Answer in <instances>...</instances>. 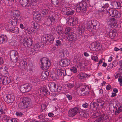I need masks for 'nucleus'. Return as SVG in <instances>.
Here are the masks:
<instances>
[{"mask_svg": "<svg viewBox=\"0 0 122 122\" xmlns=\"http://www.w3.org/2000/svg\"><path fill=\"white\" fill-rule=\"evenodd\" d=\"M88 23V30L93 35L95 34L97 32V29L99 28L100 25L99 22L94 20L90 21Z\"/></svg>", "mask_w": 122, "mask_h": 122, "instance_id": "f257e3e1", "label": "nucleus"}, {"mask_svg": "<svg viewBox=\"0 0 122 122\" xmlns=\"http://www.w3.org/2000/svg\"><path fill=\"white\" fill-rule=\"evenodd\" d=\"M78 94L81 96H84L88 94L90 92V89L88 86L81 85L76 89Z\"/></svg>", "mask_w": 122, "mask_h": 122, "instance_id": "f03ea898", "label": "nucleus"}, {"mask_svg": "<svg viewBox=\"0 0 122 122\" xmlns=\"http://www.w3.org/2000/svg\"><path fill=\"white\" fill-rule=\"evenodd\" d=\"M41 61V69L46 70L49 68L51 63L48 58L43 57L42 58Z\"/></svg>", "mask_w": 122, "mask_h": 122, "instance_id": "7ed1b4c3", "label": "nucleus"}, {"mask_svg": "<svg viewBox=\"0 0 122 122\" xmlns=\"http://www.w3.org/2000/svg\"><path fill=\"white\" fill-rule=\"evenodd\" d=\"M37 0H24L23 7H27L32 5V8L35 10L37 5Z\"/></svg>", "mask_w": 122, "mask_h": 122, "instance_id": "20e7f679", "label": "nucleus"}, {"mask_svg": "<svg viewBox=\"0 0 122 122\" xmlns=\"http://www.w3.org/2000/svg\"><path fill=\"white\" fill-rule=\"evenodd\" d=\"M56 15L55 14H51L44 21L45 24L47 26L51 25L56 21Z\"/></svg>", "mask_w": 122, "mask_h": 122, "instance_id": "39448f33", "label": "nucleus"}, {"mask_svg": "<svg viewBox=\"0 0 122 122\" xmlns=\"http://www.w3.org/2000/svg\"><path fill=\"white\" fill-rule=\"evenodd\" d=\"M54 36L51 35H44L42 36L41 39L46 43H50V44L53 43L54 41Z\"/></svg>", "mask_w": 122, "mask_h": 122, "instance_id": "423d86ee", "label": "nucleus"}, {"mask_svg": "<svg viewBox=\"0 0 122 122\" xmlns=\"http://www.w3.org/2000/svg\"><path fill=\"white\" fill-rule=\"evenodd\" d=\"M60 68H57L55 70V73L56 75V78L54 79L56 80L59 79V77H61L64 75V73L66 72V71Z\"/></svg>", "mask_w": 122, "mask_h": 122, "instance_id": "0eeeda50", "label": "nucleus"}, {"mask_svg": "<svg viewBox=\"0 0 122 122\" xmlns=\"http://www.w3.org/2000/svg\"><path fill=\"white\" fill-rule=\"evenodd\" d=\"M18 53L14 50L10 51V58L12 61L14 63H16L18 58Z\"/></svg>", "mask_w": 122, "mask_h": 122, "instance_id": "6e6552de", "label": "nucleus"}, {"mask_svg": "<svg viewBox=\"0 0 122 122\" xmlns=\"http://www.w3.org/2000/svg\"><path fill=\"white\" fill-rule=\"evenodd\" d=\"M11 81L10 77L5 76H0V84L6 85L10 82Z\"/></svg>", "mask_w": 122, "mask_h": 122, "instance_id": "1a4fd4ad", "label": "nucleus"}, {"mask_svg": "<svg viewBox=\"0 0 122 122\" xmlns=\"http://www.w3.org/2000/svg\"><path fill=\"white\" fill-rule=\"evenodd\" d=\"M101 47L100 44L96 42L92 43L90 46V49L94 51L100 50Z\"/></svg>", "mask_w": 122, "mask_h": 122, "instance_id": "9d476101", "label": "nucleus"}, {"mask_svg": "<svg viewBox=\"0 0 122 122\" xmlns=\"http://www.w3.org/2000/svg\"><path fill=\"white\" fill-rule=\"evenodd\" d=\"M86 7V3L84 2H81L78 4L75 8L76 11L79 12H81L82 10H83Z\"/></svg>", "mask_w": 122, "mask_h": 122, "instance_id": "9b49d317", "label": "nucleus"}, {"mask_svg": "<svg viewBox=\"0 0 122 122\" xmlns=\"http://www.w3.org/2000/svg\"><path fill=\"white\" fill-rule=\"evenodd\" d=\"M38 92L39 94L41 95L42 97L49 95L50 94V93L48 90L44 87L39 88L38 90Z\"/></svg>", "mask_w": 122, "mask_h": 122, "instance_id": "f8f14e48", "label": "nucleus"}, {"mask_svg": "<svg viewBox=\"0 0 122 122\" xmlns=\"http://www.w3.org/2000/svg\"><path fill=\"white\" fill-rule=\"evenodd\" d=\"M79 108L76 107L72 108L69 110L68 114L70 117H73L76 115L79 111Z\"/></svg>", "mask_w": 122, "mask_h": 122, "instance_id": "ddd939ff", "label": "nucleus"}, {"mask_svg": "<svg viewBox=\"0 0 122 122\" xmlns=\"http://www.w3.org/2000/svg\"><path fill=\"white\" fill-rule=\"evenodd\" d=\"M68 24L71 26H74L76 25L78 22V19L76 17H72L68 20Z\"/></svg>", "mask_w": 122, "mask_h": 122, "instance_id": "4468645a", "label": "nucleus"}, {"mask_svg": "<svg viewBox=\"0 0 122 122\" xmlns=\"http://www.w3.org/2000/svg\"><path fill=\"white\" fill-rule=\"evenodd\" d=\"M77 38V36L75 33L71 32L69 34L67 39L69 42H72L75 41Z\"/></svg>", "mask_w": 122, "mask_h": 122, "instance_id": "2eb2a0df", "label": "nucleus"}, {"mask_svg": "<svg viewBox=\"0 0 122 122\" xmlns=\"http://www.w3.org/2000/svg\"><path fill=\"white\" fill-rule=\"evenodd\" d=\"M32 41L31 39L29 37L25 38L23 39V45L25 47H28L31 46Z\"/></svg>", "mask_w": 122, "mask_h": 122, "instance_id": "dca6fc26", "label": "nucleus"}, {"mask_svg": "<svg viewBox=\"0 0 122 122\" xmlns=\"http://www.w3.org/2000/svg\"><path fill=\"white\" fill-rule=\"evenodd\" d=\"M70 63V61L69 59H65L61 60L59 62L60 65L61 66L65 67L69 65Z\"/></svg>", "mask_w": 122, "mask_h": 122, "instance_id": "f3484780", "label": "nucleus"}, {"mask_svg": "<svg viewBox=\"0 0 122 122\" xmlns=\"http://www.w3.org/2000/svg\"><path fill=\"white\" fill-rule=\"evenodd\" d=\"M23 100H24L25 102L23 101V108H26L28 107H30L31 105L30 102V99L27 97H25L23 98Z\"/></svg>", "mask_w": 122, "mask_h": 122, "instance_id": "a211bd4d", "label": "nucleus"}, {"mask_svg": "<svg viewBox=\"0 0 122 122\" xmlns=\"http://www.w3.org/2000/svg\"><path fill=\"white\" fill-rule=\"evenodd\" d=\"M109 15L112 17H115L116 18L118 17V11L116 10H114L112 8L110 9L108 11Z\"/></svg>", "mask_w": 122, "mask_h": 122, "instance_id": "6ab92c4d", "label": "nucleus"}, {"mask_svg": "<svg viewBox=\"0 0 122 122\" xmlns=\"http://www.w3.org/2000/svg\"><path fill=\"white\" fill-rule=\"evenodd\" d=\"M13 97L14 96L13 95L8 94L5 98V102L10 105L14 101V99L13 98Z\"/></svg>", "mask_w": 122, "mask_h": 122, "instance_id": "aec40b11", "label": "nucleus"}, {"mask_svg": "<svg viewBox=\"0 0 122 122\" xmlns=\"http://www.w3.org/2000/svg\"><path fill=\"white\" fill-rule=\"evenodd\" d=\"M8 38L5 35H2L0 36V44H4L7 42Z\"/></svg>", "mask_w": 122, "mask_h": 122, "instance_id": "412c9836", "label": "nucleus"}, {"mask_svg": "<svg viewBox=\"0 0 122 122\" xmlns=\"http://www.w3.org/2000/svg\"><path fill=\"white\" fill-rule=\"evenodd\" d=\"M23 93H25V92H28L30 90L31 85L30 84L26 83L23 85Z\"/></svg>", "mask_w": 122, "mask_h": 122, "instance_id": "4be33fe9", "label": "nucleus"}, {"mask_svg": "<svg viewBox=\"0 0 122 122\" xmlns=\"http://www.w3.org/2000/svg\"><path fill=\"white\" fill-rule=\"evenodd\" d=\"M118 34L116 30H112L109 33V36L110 38L111 39L116 38Z\"/></svg>", "mask_w": 122, "mask_h": 122, "instance_id": "5701e85b", "label": "nucleus"}, {"mask_svg": "<svg viewBox=\"0 0 122 122\" xmlns=\"http://www.w3.org/2000/svg\"><path fill=\"white\" fill-rule=\"evenodd\" d=\"M41 16L39 13L35 12L34 13L33 18L35 21L39 22L41 20Z\"/></svg>", "mask_w": 122, "mask_h": 122, "instance_id": "b1692460", "label": "nucleus"}, {"mask_svg": "<svg viewBox=\"0 0 122 122\" xmlns=\"http://www.w3.org/2000/svg\"><path fill=\"white\" fill-rule=\"evenodd\" d=\"M49 75V73L48 71H46L42 72L41 74L40 78L41 81H44L47 78V76Z\"/></svg>", "mask_w": 122, "mask_h": 122, "instance_id": "393cba45", "label": "nucleus"}, {"mask_svg": "<svg viewBox=\"0 0 122 122\" xmlns=\"http://www.w3.org/2000/svg\"><path fill=\"white\" fill-rule=\"evenodd\" d=\"M10 24L13 25L15 26L17 25L16 18L15 17L13 16L9 20L8 25Z\"/></svg>", "mask_w": 122, "mask_h": 122, "instance_id": "a878e982", "label": "nucleus"}, {"mask_svg": "<svg viewBox=\"0 0 122 122\" xmlns=\"http://www.w3.org/2000/svg\"><path fill=\"white\" fill-rule=\"evenodd\" d=\"M8 68L5 66H3L0 68V72L3 75L8 74Z\"/></svg>", "mask_w": 122, "mask_h": 122, "instance_id": "bb28decb", "label": "nucleus"}, {"mask_svg": "<svg viewBox=\"0 0 122 122\" xmlns=\"http://www.w3.org/2000/svg\"><path fill=\"white\" fill-rule=\"evenodd\" d=\"M85 26L82 25H80L79 26L78 33L80 35L83 34L85 31Z\"/></svg>", "mask_w": 122, "mask_h": 122, "instance_id": "cd10ccee", "label": "nucleus"}, {"mask_svg": "<svg viewBox=\"0 0 122 122\" xmlns=\"http://www.w3.org/2000/svg\"><path fill=\"white\" fill-rule=\"evenodd\" d=\"M98 106L99 104L95 102H92L90 104L91 108L93 111L97 110Z\"/></svg>", "mask_w": 122, "mask_h": 122, "instance_id": "c85d7f7f", "label": "nucleus"}, {"mask_svg": "<svg viewBox=\"0 0 122 122\" xmlns=\"http://www.w3.org/2000/svg\"><path fill=\"white\" fill-rule=\"evenodd\" d=\"M32 28L33 32L36 33V32L39 28V26L38 25L37 23H32L30 26Z\"/></svg>", "mask_w": 122, "mask_h": 122, "instance_id": "c756f323", "label": "nucleus"}, {"mask_svg": "<svg viewBox=\"0 0 122 122\" xmlns=\"http://www.w3.org/2000/svg\"><path fill=\"white\" fill-rule=\"evenodd\" d=\"M48 86L51 91L52 92L55 91V87L56 84L53 82H51L49 83Z\"/></svg>", "mask_w": 122, "mask_h": 122, "instance_id": "7c9ffc66", "label": "nucleus"}, {"mask_svg": "<svg viewBox=\"0 0 122 122\" xmlns=\"http://www.w3.org/2000/svg\"><path fill=\"white\" fill-rule=\"evenodd\" d=\"M116 107V106L115 107H114V109L115 110V111L114 114L115 115H117L119 114L121 112H122V106L121 105L120 107L117 108V107Z\"/></svg>", "mask_w": 122, "mask_h": 122, "instance_id": "2f4dec72", "label": "nucleus"}, {"mask_svg": "<svg viewBox=\"0 0 122 122\" xmlns=\"http://www.w3.org/2000/svg\"><path fill=\"white\" fill-rule=\"evenodd\" d=\"M27 51L29 54L33 55L35 54L36 50L33 48H28Z\"/></svg>", "mask_w": 122, "mask_h": 122, "instance_id": "473e14b6", "label": "nucleus"}, {"mask_svg": "<svg viewBox=\"0 0 122 122\" xmlns=\"http://www.w3.org/2000/svg\"><path fill=\"white\" fill-rule=\"evenodd\" d=\"M78 78L80 79L86 78L87 76V75L85 73L81 72L78 75Z\"/></svg>", "mask_w": 122, "mask_h": 122, "instance_id": "72a5a7b5", "label": "nucleus"}, {"mask_svg": "<svg viewBox=\"0 0 122 122\" xmlns=\"http://www.w3.org/2000/svg\"><path fill=\"white\" fill-rule=\"evenodd\" d=\"M61 57L66 58L69 55V53L67 50H63L61 52Z\"/></svg>", "mask_w": 122, "mask_h": 122, "instance_id": "f704fd0d", "label": "nucleus"}, {"mask_svg": "<svg viewBox=\"0 0 122 122\" xmlns=\"http://www.w3.org/2000/svg\"><path fill=\"white\" fill-rule=\"evenodd\" d=\"M98 104H99V106H100L102 108V106L104 105V102L101 98L97 99L96 100Z\"/></svg>", "mask_w": 122, "mask_h": 122, "instance_id": "c9c22d12", "label": "nucleus"}, {"mask_svg": "<svg viewBox=\"0 0 122 122\" xmlns=\"http://www.w3.org/2000/svg\"><path fill=\"white\" fill-rule=\"evenodd\" d=\"M20 11L17 10H14L12 11V13L13 14L14 17H19L20 16Z\"/></svg>", "mask_w": 122, "mask_h": 122, "instance_id": "e433bc0d", "label": "nucleus"}, {"mask_svg": "<svg viewBox=\"0 0 122 122\" xmlns=\"http://www.w3.org/2000/svg\"><path fill=\"white\" fill-rule=\"evenodd\" d=\"M9 30L11 32L15 34L17 33L19 31V29L16 27L10 29Z\"/></svg>", "mask_w": 122, "mask_h": 122, "instance_id": "4c0bfd02", "label": "nucleus"}, {"mask_svg": "<svg viewBox=\"0 0 122 122\" xmlns=\"http://www.w3.org/2000/svg\"><path fill=\"white\" fill-rule=\"evenodd\" d=\"M24 32L26 34H32L33 31L30 29V27H28L27 29H24Z\"/></svg>", "mask_w": 122, "mask_h": 122, "instance_id": "58836bf2", "label": "nucleus"}, {"mask_svg": "<svg viewBox=\"0 0 122 122\" xmlns=\"http://www.w3.org/2000/svg\"><path fill=\"white\" fill-rule=\"evenodd\" d=\"M74 11L71 10V9H69V11H67L66 12V15H67L68 16H70L71 15H73L74 13Z\"/></svg>", "mask_w": 122, "mask_h": 122, "instance_id": "ea45409f", "label": "nucleus"}, {"mask_svg": "<svg viewBox=\"0 0 122 122\" xmlns=\"http://www.w3.org/2000/svg\"><path fill=\"white\" fill-rule=\"evenodd\" d=\"M74 86V84L73 83H69L66 84V86L68 90L71 89Z\"/></svg>", "mask_w": 122, "mask_h": 122, "instance_id": "a19ab883", "label": "nucleus"}, {"mask_svg": "<svg viewBox=\"0 0 122 122\" xmlns=\"http://www.w3.org/2000/svg\"><path fill=\"white\" fill-rule=\"evenodd\" d=\"M101 116L103 118V121L104 120L106 121H109V117L108 115H104Z\"/></svg>", "mask_w": 122, "mask_h": 122, "instance_id": "79ce46f5", "label": "nucleus"}, {"mask_svg": "<svg viewBox=\"0 0 122 122\" xmlns=\"http://www.w3.org/2000/svg\"><path fill=\"white\" fill-rule=\"evenodd\" d=\"M100 114V112H97L93 114L92 117L93 118H96L99 116Z\"/></svg>", "mask_w": 122, "mask_h": 122, "instance_id": "37998d69", "label": "nucleus"}, {"mask_svg": "<svg viewBox=\"0 0 122 122\" xmlns=\"http://www.w3.org/2000/svg\"><path fill=\"white\" fill-rule=\"evenodd\" d=\"M70 70L71 71L75 73H76L77 71V68L75 67H71Z\"/></svg>", "mask_w": 122, "mask_h": 122, "instance_id": "c03bdc74", "label": "nucleus"}, {"mask_svg": "<svg viewBox=\"0 0 122 122\" xmlns=\"http://www.w3.org/2000/svg\"><path fill=\"white\" fill-rule=\"evenodd\" d=\"M79 114L81 116L84 117H87L86 113L84 111H81L79 112Z\"/></svg>", "mask_w": 122, "mask_h": 122, "instance_id": "a18cd8bd", "label": "nucleus"}, {"mask_svg": "<svg viewBox=\"0 0 122 122\" xmlns=\"http://www.w3.org/2000/svg\"><path fill=\"white\" fill-rule=\"evenodd\" d=\"M48 12V10L47 9H42L41 13L44 15H47Z\"/></svg>", "mask_w": 122, "mask_h": 122, "instance_id": "49530a36", "label": "nucleus"}, {"mask_svg": "<svg viewBox=\"0 0 122 122\" xmlns=\"http://www.w3.org/2000/svg\"><path fill=\"white\" fill-rule=\"evenodd\" d=\"M34 67L33 64L30 63L29 65V70L30 71H32L34 70Z\"/></svg>", "mask_w": 122, "mask_h": 122, "instance_id": "de8ad7c7", "label": "nucleus"}, {"mask_svg": "<svg viewBox=\"0 0 122 122\" xmlns=\"http://www.w3.org/2000/svg\"><path fill=\"white\" fill-rule=\"evenodd\" d=\"M56 29L57 31L58 32L62 31L63 30L62 27L61 26L59 25L57 26Z\"/></svg>", "mask_w": 122, "mask_h": 122, "instance_id": "09e8293b", "label": "nucleus"}, {"mask_svg": "<svg viewBox=\"0 0 122 122\" xmlns=\"http://www.w3.org/2000/svg\"><path fill=\"white\" fill-rule=\"evenodd\" d=\"M103 118L102 116L98 118L95 120L94 122H103Z\"/></svg>", "mask_w": 122, "mask_h": 122, "instance_id": "8fccbe9b", "label": "nucleus"}, {"mask_svg": "<svg viewBox=\"0 0 122 122\" xmlns=\"http://www.w3.org/2000/svg\"><path fill=\"white\" fill-rule=\"evenodd\" d=\"M71 30V28L70 27H68L66 28L65 30V33L66 34H69Z\"/></svg>", "mask_w": 122, "mask_h": 122, "instance_id": "3c124183", "label": "nucleus"}, {"mask_svg": "<svg viewBox=\"0 0 122 122\" xmlns=\"http://www.w3.org/2000/svg\"><path fill=\"white\" fill-rule=\"evenodd\" d=\"M91 59L95 62H97L98 61V58L97 56H91Z\"/></svg>", "mask_w": 122, "mask_h": 122, "instance_id": "603ef678", "label": "nucleus"}, {"mask_svg": "<svg viewBox=\"0 0 122 122\" xmlns=\"http://www.w3.org/2000/svg\"><path fill=\"white\" fill-rule=\"evenodd\" d=\"M46 106L45 104H42L41 105V111L43 112L46 108Z\"/></svg>", "mask_w": 122, "mask_h": 122, "instance_id": "864d4df0", "label": "nucleus"}, {"mask_svg": "<svg viewBox=\"0 0 122 122\" xmlns=\"http://www.w3.org/2000/svg\"><path fill=\"white\" fill-rule=\"evenodd\" d=\"M109 7V5L108 4V3H106L104 5H103L102 7V8H103L105 9H106L108 8Z\"/></svg>", "mask_w": 122, "mask_h": 122, "instance_id": "5fc2aeb1", "label": "nucleus"}, {"mask_svg": "<svg viewBox=\"0 0 122 122\" xmlns=\"http://www.w3.org/2000/svg\"><path fill=\"white\" fill-rule=\"evenodd\" d=\"M112 6L113 8L116 9H118L117 5V2L116 1L113 2L112 3Z\"/></svg>", "mask_w": 122, "mask_h": 122, "instance_id": "6e6d98bb", "label": "nucleus"}, {"mask_svg": "<svg viewBox=\"0 0 122 122\" xmlns=\"http://www.w3.org/2000/svg\"><path fill=\"white\" fill-rule=\"evenodd\" d=\"M70 9V8L68 7H65L62 9V11L64 12H65V13L66 14V12L69 11V9Z\"/></svg>", "mask_w": 122, "mask_h": 122, "instance_id": "4d7b16f0", "label": "nucleus"}, {"mask_svg": "<svg viewBox=\"0 0 122 122\" xmlns=\"http://www.w3.org/2000/svg\"><path fill=\"white\" fill-rule=\"evenodd\" d=\"M51 3L55 5H57L58 3V0H51Z\"/></svg>", "mask_w": 122, "mask_h": 122, "instance_id": "13d9d810", "label": "nucleus"}, {"mask_svg": "<svg viewBox=\"0 0 122 122\" xmlns=\"http://www.w3.org/2000/svg\"><path fill=\"white\" fill-rule=\"evenodd\" d=\"M23 61L22 60L19 63V68L22 70H23Z\"/></svg>", "mask_w": 122, "mask_h": 122, "instance_id": "bf43d9fd", "label": "nucleus"}, {"mask_svg": "<svg viewBox=\"0 0 122 122\" xmlns=\"http://www.w3.org/2000/svg\"><path fill=\"white\" fill-rule=\"evenodd\" d=\"M23 100L20 102L18 104V106L21 109H22L23 108Z\"/></svg>", "mask_w": 122, "mask_h": 122, "instance_id": "052dcab7", "label": "nucleus"}, {"mask_svg": "<svg viewBox=\"0 0 122 122\" xmlns=\"http://www.w3.org/2000/svg\"><path fill=\"white\" fill-rule=\"evenodd\" d=\"M118 81L119 82V84L120 86H122V77L120 76L118 78Z\"/></svg>", "mask_w": 122, "mask_h": 122, "instance_id": "680f3d73", "label": "nucleus"}, {"mask_svg": "<svg viewBox=\"0 0 122 122\" xmlns=\"http://www.w3.org/2000/svg\"><path fill=\"white\" fill-rule=\"evenodd\" d=\"M56 45L57 46H60L61 44V42L59 40H57L56 41Z\"/></svg>", "mask_w": 122, "mask_h": 122, "instance_id": "e2e57ef3", "label": "nucleus"}, {"mask_svg": "<svg viewBox=\"0 0 122 122\" xmlns=\"http://www.w3.org/2000/svg\"><path fill=\"white\" fill-rule=\"evenodd\" d=\"M40 44L39 43H37L35 45L33 46L35 48H39L40 47Z\"/></svg>", "mask_w": 122, "mask_h": 122, "instance_id": "0e129e2a", "label": "nucleus"}, {"mask_svg": "<svg viewBox=\"0 0 122 122\" xmlns=\"http://www.w3.org/2000/svg\"><path fill=\"white\" fill-rule=\"evenodd\" d=\"M17 117H22L23 115V114L21 112H17L15 113Z\"/></svg>", "mask_w": 122, "mask_h": 122, "instance_id": "69168bd1", "label": "nucleus"}, {"mask_svg": "<svg viewBox=\"0 0 122 122\" xmlns=\"http://www.w3.org/2000/svg\"><path fill=\"white\" fill-rule=\"evenodd\" d=\"M23 68L26 67L27 64V60L25 59H23Z\"/></svg>", "mask_w": 122, "mask_h": 122, "instance_id": "338daca9", "label": "nucleus"}, {"mask_svg": "<svg viewBox=\"0 0 122 122\" xmlns=\"http://www.w3.org/2000/svg\"><path fill=\"white\" fill-rule=\"evenodd\" d=\"M62 90V88L61 86H58L56 89V90L57 92H61Z\"/></svg>", "mask_w": 122, "mask_h": 122, "instance_id": "774afa93", "label": "nucleus"}]
</instances>
